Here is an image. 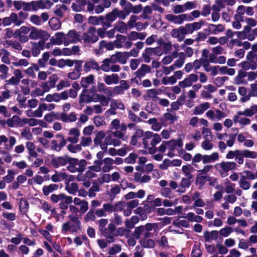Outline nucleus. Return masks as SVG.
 I'll use <instances>...</instances> for the list:
<instances>
[{"mask_svg":"<svg viewBox=\"0 0 257 257\" xmlns=\"http://www.w3.org/2000/svg\"><path fill=\"white\" fill-rule=\"evenodd\" d=\"M69 220L62 224L61 231L63 234L68 233L76 234L78 230L81 228V223L77 217L73 215L68 216Z\"/></svg>","mask_w":257,"mask_h":257,"instance_id":"obj_1","label":"nucleus"},{"mask_svg":"<svg viewBox=\"0 0 257 257\" xmlns=\"http://www.w3.org/2000/svg\"><path fill=\"white\" fill-rule=\"evenodd\" d=\"M257 112V105L251 106L249 108L244 109L243 111H238L233 116V121L234 123H239L240 125H244L250 123V120L246 117H241V115L251 116Z\"/></svg>","mask_w":257,"mask_h":257,"instance_id":"obj_2","label":"nucleus"},{"mask_svg":"<svg viewBox=\"0 0 257 257\" xmlns=\"http://www.w3.org/2000/svg\"><path fill=\"white\" fill-rule=\"evenodd\" d=\"M215 167L220 175L224 177L227 175L229 171L236 169V164L234 162H222L216 164Z\"/></svg>","mask_w":257,"mask_h":257,"instance_id":"obj_3","label":"nucleus"},{"mask_svg":"<svg viewBox=\"0 0 257 257\" xmlns=\"http://www.w3.org/2000/svg\"><path fill=\"white\" fill-rule=\"evenodd\" d=\"M86 165V161L84 160L78 161L77 159H72L70 160V164L67 168L71 173L82 172L85 170Z\"/></svg>","mask_w":257,"mask_h":257,"instance_id":"obj_4","label":"nucleus"},{"mask_svg":"<svg viewBox=\"0 0 257 257\" xmlns=\"http://www.w3.org/2000/svg\"><path fill=\"white\" fill-rule=\"evenodd\" d=\"M96 30L94 27H89L87 31L81 36L82 40L85 43H94L98 41V37L96 34Z\"/></svg>","mask_w":257,"mask_h":257,"instance_id":"obj_5","label":"nucleus"},{"mask_svg":"<svg viewBox=\"0 0 257 257\" xmlns=\"http://www.w3.org/2000/svg\"><path fill=\"white\" fill-rule=\"evenodd\" d=\"M81 33L75 30H71L66 34L64 45L67 46L70 44H75L78 42H81Z\"/></svg>","mask_w":257,"mask_h":257,"instance_id":"obj_6","label":"nucleus"},{"mask_svg":"<svg viewBox=\"0 0 257 257\" xmlns=\"http://www.w3.org/2000/svg\"><path fill=\"white\" fill-rule=\"evenodd\" d=\"M50 36V35L46 31L39 29L34 27L31 28L29 37L33 40L40 39L47 40Z\"/></svg>","mask_w":257,"mask_h":257,"instance_id":"obj_7","label":"nucleus"},{"mask_svg":"<svg viewBox=\"0 0 257 257\" xmlns=\"http://www.w3.org/2000/svg\"><path fill=\"white\" fill-rule=\"evenodd\" d=\"M166 19L168 21L178 25L181 24L184 21L191 20L190 16L187 14H181L178 16L168 14L166 16Z\"/></svg>","mask_w":257,"mask_h":257,"instance_id":"obj_8","label":"nucleus"},{"mask_svg":"<svg viewBox=\"0 0 257 257\" xmlns=\"http://www.w3.org/2000/svg\"><path fill=\"white\" fill-rule=\"evenodd\" d=\"M53 4L50 0H40L31 2V7L34 11L39 9H50Z\"/></svg>","mask_w":257,"mask_h":257,"instance_id":"obj_9","label":"nucleus"},{"mask_svg":"<svg viewBox=\"0 0 257 257\" xmlns=\"http://www.w3.org/2000/svg\"><path fill=\"white\" fill-rule=\"evenodd\" d=\"M23 23L20 20L16 13H13L9 17H5L2 19V24L4 27L10 26L14 23L16 26H20Z\"/></svg>","mask_w":257,"mask_h":257,"instance_id":"obj_10","label":"nucleus"},{"mask_svg":"<svg viewBox=\"0 0 257 257\" xmlns=\"http://www.w3.org/2000/svg\"><path fill=\"white\" fill-rule=\"evenodd\" d=\"M246 57L247 61L242 62L239 64V66L244 70H255L257 67L255 61L250 59L249 54L247 55Z\"/></svg>","mask_w":257,"mask_h":257,"instance_id":"obj_11","label":"nucleus"},{"mask_svg":"<svg viewBox=\"0 0 257 257\" xmlns=\"http://www.w3.org/2000/svg\"><path fill=\"white\" fill-rule=\"evenodd\" d=\"M206 116L213 120H219L224 118L225 115L222 111L216 109L215 111L209 110L206 113Z\"/></svg>","mask_w":257,"mask_h":257,"instance_id":"obj_12","label":"nucleus"},{"mask_svg":"<svg viewBox=\"0 0 257 257\" xmlns=\"http://www.w3.org/2000/svg\"><path fill=\"white\" fill-rule=\"evenodd\" d=\"M80 131L77 128H71L69 130V135L70 136L67 138V141L76 144L79 140V137L80 136Z\"/></svg>","mask_w":257,"mask_h":257,"instance_id":"obj_13","label":"nucleus"},{"mask_svg":"<svg viewBox=\"0 0 257 257\" xmlns=\"http://www.w3.org/2000/svg\"><path fill=\"white\" fill-rule=\"evenodd\" d=\"M65 38L66 34L64 33L57 32L51 38L50 40L53 44L60 45L62 44H64Z\"/></svg>","mask_w":257,"mask_h":257,"instance_id":"obj_14","label":"nucleus"},{"mask_svg":"<svg viewBox=\"0 0 257 257\" xmlns=\"http://www.w3.org/2000/svg\"><path fill=\"white\" fill-rule=\"evenodd\" d=\"M91 69L100 70L99 65L94 59H90L86 61L83 65V70L86 72H89Z\"/></svg>","mask_w":257,"mask_h":257,"instance_id":"obj_15","label":"nucleus"},{"mask_svg":"<svg viewBox=\"0 0 257 257\" xmlns=\"http://www.w3.org/2000/svg\"><path fill=\"white\" fill-rule=\"evenodd\" d=\"M104 81L107 85L112 84H116L119 82V76L116 74H112L111 75H106L104 76Z\"/></svg>","mask_w":257,"mask_h":257,"instance_id":"obj_16","label":"nucleus"},{"mask_svg":"<svg viewBox=\"0 0 257 257\" xmlns=\"http://www.w3.org/2000/svg\"><path fill=\"white\" fill-rule=\"evenodd\" d=\"M199 193L197 192H195L192 196V200L194 201L193 205L190 207V209L195 208L196 207H201L205 205L204 201L199 198Z\"/></svg>","mask_w":257,"mask_h":257,"instance_id":"obj_17","label":"nucleus"},{"mask_svg":"<svg viewBox=\"0 0 257 257\" xmlns=\"http://www.w3.org/2000/svg\"><path fill=\"white\" fill-rule=\"evenodd\" d=\"M203 163L207 164L213 163L219 159V155L217 152H214L210 155H203Z\"/></svg>","mask_w":257,"mask_h":257,"instance_id":"obj_18","label":"nucleus"},{"mask_svg":"<svg viewBox=\"0 0 257 257\" xmlns=\"http://www.w3.org/2000/svg\"><path fill=\"white\" fill-rule=\"evenodd\" d=\"M101 95L98 94H93L91 98H89L87 95H81L80 96V103H89L91 101H99Z\"/></svg>","mask_w":257,"mask_h":257,"instance_id":"obj_19","label":"nucleus"},{"mask_svg":"<svg viewBox=\"0 0 257 257\" xmlns=\"http://www.w3.org/2000/svg\"><path fill=\"white\" fill-rule=\"evenodd\" d=\"M210 107L208 102H205L196 106L193 111V114L199 115L202 114L205 111L208 109Z\"/></svg>","mask_w":257,"mask_h":257,"instance_id":"obj_20","label":"nucleus"},{"mask_svg":"<svg viewBox=\"0 0 257 257\" xmlns=\"http://www.w3.org/2000/svg\"><path fill=\"white\" fill-rule=\"evenodd\" d=\"M167 153V155L172 158L174 156V150L176 149L175 140H172L170 141H166Z\"/></svg>","mask_w":257,"mask_h":257,"instance_id":"obj_21","label":"nucleus"},{"mask_svg":"<svg viewBox=\"0 0 257 257\" xmlns=\"http://www.w3.org/2000/svg\"><path fill=\"white\" fill-rule=\"evenodd\" d=\"M86 0H76L75 3L72 4V9L75 12H80L86 5Z\"/></svg>","mask_w":257,"mask_h":257,"instance_id":"obj_22","label":"nucleus"},{"mask_svg":"<svg viewBox=\"0 0 257 257\" xmlns=\"http://www.w3.org/2000/svg\"><path fill=\"white\" fill-rule=\"evenodd\" d=\"M208 28L211 33L215 35H217L225 30L224 27L221 24L214 25L210 24L208 26Z\"/></svg>","mask_w":257,"mask_h":257,"instance_id":"obj_23","label":"nucleus"},{"mask_svg":"<svg viewBox=\"0 0 257 257\" xmlns=\"http://www.w3.org/2000/svg\"><path fill=\"white\" fill-rule=\"evenodd\" d=\"M49 79V81L43 82L41 85V87L44 93L48 92L51 88L54 87L56 83V81L53 77H50Z\"/></svg>","mask_w":257,"mask_h":257,"instance_id":"obj_24","label":"nucleus"},{"mask_svg":"<svg viewBox=\"0 0 257 257\" xmlns=\"http://www.w3.org/2000/svg\"><path fill=\"white\" fill-rule=\"evenodd\" d=\"M151 71V68L149 66L143 64L136 72L135 74L137 77L141 78L144 77L146 73H149Z\"/></svg>","mask_w":257,"mask_h":257,"instance_id":"obj_25","label":"nucleus"},{"mask_svg":"<svg viewBox=\"0 0 257 257\" xmlns=\"http://www.w3.org/2000/svg\"><path fill=\"white\" fill-rule=\"evenodd\" d=\"M94 77L93 75H89L86 77H82L81 80V85L84 88H87L94 82Z\"/></svg>","mask_w":257,"mask_h":257,"instance_id":"obj_26","label":"nucleus"},{"mask_svg":"<svg viewBox=\"0 0 257 257\" xmlns=\"http://www.w3.org/2000/svg\"><path fill=\"white\" fill-rule=\"evenodd\" d=\"M246 76V73L243 71L240 70L238 71L237 75L234 79V83L236 85H240L246 83L244 78Z\"/></svg>","mask_w":257,"mask_h":257,"instance_id":"obj_27","label":"nucleus"},{"mask_svg":"<svg viewBox=\"0 0 257 257\" xmlns=\"http://www.w3.org/2000/svg\"><path fill=\"white\" fill-rule=\"evenodd\" d=\"M49 26L54 31L59 30L61 26L60 20L56 17L52 18L49 21Z\"/></svg>","mask_w":257,"mask_h":257,"instance_id":"obj_28","label":"nucleus"},{"mask_svg":"<svg viewBox=\"0 0 257 257\" xmlns=\"http://www.w3.org/2000/svg\"><path fill=\"white\" fill-rule=\"evenodd\" d=\"M245 14V7L243 5L239 6L236 10V13L234 16L236 21H242V15Z\"/></svg>","mask_w":257,"mask_h":257,"instance_id":"obj_29","label":"nucleus"},{"mask_svg":"<svg viewBox=\"0 0 257 257\" xmlns=\"http://www.w3.org/2000/svg\"><path fill=\"white\" fill-rule=\"evenodd\" d=\"M72 197L63 194L60 200V206L62 209L67 208L68 205L72 202Z\"/></svg>","mask_w":257,"mask_h":257,"instance_id":"obj_30","label":"nucleus"},{"mask_svg":"<svg viewBox=\"0 0 257 257\" xmlns=\"http://www.w3.org/2000/svg\"><path fill=\"white\" fill-rule=\"evenodd\" d=\"M223 185L225 188V191L227 193H231L234 191L235 184L231 183L228 179L224 180Z\"/></svg>","mask_w":257,"mask_h":257,"instance_id":"obj_31","label":"nucleus"},{"mask_svg":"<svg viewBox=\"0 0 257 257\" xmlns=\"http://www.w3.org/2000/svg\"><path fill=\"white\" fill-rule=\"evenodd\" d=\"M58 188V186L55 184H52L48 186H44L43 187V192L46 196L48 195L50 193L54 191L57 190Z\"/></svg>","mask_w":257,"mask_h":257,"instance_id":"obj_32","label":"nucleus"},{"mask_svg":"<svg viewBox=\"0 0 257 257\" xmlns=\"http://www.w3.org/2000/svg\"><path fill=\"white\" fill-rule=\"evenodd\" d=\"M184 218H187L189 221L191 222H201L203 220V218L199 215H196L193 212H189L187 214L186 216L183 217Z\"/></svg>","mask_w":257,"mask_h":257,"instance_id":"obj_33","label":"nucleus"},{"mask_svg":"<svg viewBox=\"0 0 257 257\" xmlns=\"http://www.w3.org/2000/svg\"><path fill=\"white\" fill-rule=\"evenodd\" d=\"M26 148L28 150L29 154L33 157L36 158L38 156V153L35 151V146L33 143L28 142L26 143Z\"/></svg>","mask_w":257,"mask_h":257,"instance_id":"obj_34","label":"nucleus"},{"mask_svg":"<svg viewBox=\"0 0 257 257\" xmlns=\"http://www.w3.org/2000/svg\"><path fill=\"white\" fill-rule=\"evenodd\" d=\"M191 178H182L180 186H179V189L178 191L180 192H183L185 191L186 188L189 187L190 185L191 182L190 180Z\"/></svg>","mask_w":257,"mask_h":257,"instance_id":"obj_35","label":"nucleus"},{"mask_svg":"<svg viewBox=\"0 0 257 257\" xmlns=\"http://www.w3.org/2000/svg\"><path fill=\"white\" fill-rule=\"evenodd\" d=\"M218 232L215 230L211 231V232H206L204 233V238L207 241L215 240L218 238Z\"/></svg>","mask_w":257,"mask_h":257,"instance_id":"obj_36","label":"nucleus"},{"mask_svg":"<svg viewBox=\"0 0 257 257\" xmlns=\"http://www.w3.org/2000/svg\"><path fill=\"white\" fill-rule=\"evenodd\" d=\"M140 243L145 248H153L155 245L154 240L147 238L141 239Z\"/></svg>","mask_w":257,"mask_h":257,"instance_id":"obj_37","label":"nucleus"},{"mask_svg":"<svg viewBox=\"0 0 257 257\" xmlns=\"http://www.w3.org/2000/svg\"><path fill=\"white\" fill-rule=\"evenodd\" d=\"M61 119L64 122H73L76 120V116L74 113H71L69 115L62 113L61 115Z\"/></svg>","mask_w":257,"mask_h":257,"instance_id":"obj_38","label":"nucleus"},{"mask_svg":"<svg viewBox=\"0 0 257 257\" xmlns=\"http://www.w3.org/2000/svg\"><path fill=\"white\" fill-rule=\"evenodd\" d=\"M39 69V68L37 65L36 64H33L31 66L26 69L25 72L29 76L35 78L36 77L35 71H38Z\"/></svg>","mask_w":257,"mask_h":257,"instance_id":"obj_39","label":"nucleus"},{"mask_svg":"<svg viewBox=\"0 0 257 257\" xmlns=\"http://www.w3.org/2000/svg\"><path fill=\"white\" fill-rule=\"evenodd\" d=\"M66 190L71 194L75 195L78 190V186L76 183H71L65 185Z\"/></svg>","mask_w":257,"mask_h":257,"instance_id":"obj_40","label":"nucleus"},{"mask_svg":"<svg viewBox=\"0 0 257 257\" xmlns=\"http://www.w3.org/2000/svg\"><path fill=\"white\" fill-rule=\"evenodd\" d=\"M67 10V7L64 5L61 6H57L55 8L54 12L57 16L63 17Z\"/></svg>","mask_w":257,"mask_h":257,"instance_id":"obj_41","label":"nucleus"},{"mask_svg":"<svg viewBox=\"0 0 257 257\" xmlns=\"http://www.w3.org/2000/svg\"><path fill=\"white\" fill-rule=\"evenodd\" d=\"M209 178L204 173H201L198 174L196 178V184H199L201 186L203 185L207 181H208Z\"/></svg>","mask_w":257,"mask_h":257,"instance_id":"obj_42","label":"nucleus"},{"mask_svg":"<svg viewBox=\"0 0 257 257\" xmlns=\"http://www.w3.org/2000/svg\"><path fill=\"white\" fill-rule=\"evenodd\" d=\"M67 163V160L63 157L55 158L53 160V164L56 167L64 166Z\"/></svg>","mask_w":257,"mask_h":257,"instance_id":"obj_43","label":"nucleus"},{"mask_svg":"<svg viewBox=\"0 0 257 257\" xmlns=\"http://www.w3.org/2000/svg\"><path fill=\"white\" fill-rule=\"evenodd\" d=\"M159 94V91L155 89H151L147 91V98L146 99H152L153 100H156L159 99L157 95Z\"/></svg>","mask_w":257,"mask_h":257,"instance_id":"obj_44","label":"nucleus"},{"mask_svg":"<svg viewBox=\"0 0 257 257\" xmlns=\"http://www.w3.org/2000/svg\"><path fill=\"white\" fill-rule=\"evenodd\" d=\"M154 134V133L150 131H147L144 133L143 139V144L144 148H148V142L147 140L152 139Z\"/></svg>","mask_w":257,"mask_h":257,"instance_id":"obj_45","label":"nucleus"},{"mask_svg":"<svg viewBox=\"0 0 257 257\" xmlns=\"http://www.w3.org/2000/svg\"><path fill=\"white\" fill-rule=\"evenodd\" d=\"M182 170L187 178H192L191 172L193 170V168L191 165H188L183 166L182 167Z\"/></svg>","mask_w":257,"mask_h":257,"instance_id":"obj_46","label":"nucleus"},{"mask_svg":"<svg viewBox=\"0 0 257 257\" xmlns=\"http://www.w3.org/2000/svg\"><path fill=\"white\" fill-rule=\"evenodd\" d=\"M105 133L103 131H99L96 134V136L94 139V143L95 145H98L102 143V140L105 137Z\"/></svg>","mask_w":257,"mask_h":257,"instance_id":"obj_47","label":"nucleus"},{"mask_svg":"<svg viewBox=\"0 0 257 257\" xmlns=\"http://www.w3.org/2000/svg\"><path fill=\"white\" fill-rule=\"evenodd\" d=\"M127 27L124 22L121 21L115 24L114 29L121 33H123L126 32Z\"/></svg>","mask_w":257,"mask_h":257,"instance_id":"obj_48","label":"nucleus"},{"mask_svg":"<svg viewBox=\"0 0 257 257\" xmlns=\"http://www.w3.org/2000/svg\"><path fill=\"white\" fill-rule=\"evenodd\" d=\"M116 56H117L118 62L122 64H125L126 62V59L129 57V54L127 52H117L116 53Z\"/></svg>","mask_w":257,"mask_h":257,"instance_id":"obj_49","label":"nucleus"},{"mask_svg":"<svg viewBox=\"0 0 257 257\" xmlns=\"http://www.w3.org/2000/svg\"><path fill=\"white\" fill-rule=\"evenodd\" d=\"M65 176V172H56V173L53 175L51 177V180L54 182H59L64 180V178Z\"/></svg>","mask_w":257,"mask_h":257,"instance_id":"obj_50","label":"nucleus"},{"mask_svg":"<svg viewBox=\"0 0 257 257\" xmlns=\"http://www.w3.org/2000/svg\"><path fill=\"white\" fill-rule=\"evenodd\" d=\"M110 107L115 110L117 109L122 110L124 109V105L123 103L119 100L113 99L111 101Z\"/></svg>","mask_w":257,"mask_h":257,"instance_id":"obj_51","label":"nucleus"},{"mask_svg":"<svg viewBox=\"0 0 257 257\" xmlns=\"http://www.w3.org/2000/svg\"><path fill=\"white\" fill-rule=\"evenodd\" d=\"M177 81L176 78L174 76L165 77L162 79V83L164 85H173Z\"/></svg>","mask_w":257,"mask_h":257,"instance_id":"obj_52","label":"nucleus"},{"mask_svg":"<svg viewBox=\"0 0 257 257\" xmlns=\"http://www.w3.org/2000/svg\"><path fill=\"white\" fill-rule=\"evenodd\" d=\"M20 117L17 115H14L12 118L8 119L7 124L10 127H15L19 123Z\"/></svg>","mask_w":257,"mask_h":257,"instance_id":"obj_53","label":"nucleus"},{"mask_svg":"<svg viewBox=\"0 0 257 257\" xmlns=\"http://www.w3.org/2000/svg\"><path fill=\"white\" fill-rule=\"evenodd\" d=\"M239 186L243 190H248L250 187L249 182L245 180V176H241L239 181Z\"/></svg>","mask_w":257,"mask_h":257,"instance_id":"obj_54","label":"nucleus"},{"mask_svg":"<svg viewBox=\"0 0 257 257\" xmlns=\"http://www.w3.org/2000/svg\"><path fill=\"white\" fill-rule=\"evenodd\" d=\"M45 110V103L40 104L38 108L34 111V116L37 117H41L42 116L43 111Z\"/></svg>","mask_w":257,"mask_h":257,"instance_id":"obj_55","label":"nucleus"},{"mask_svg":"<svg viewBox=\"0 0 257 257\" xmlns=\"http://www.w3.org/2000/svg\"><path fill=\"white\" fill-rule=\"evenodd\" d=\"M125 41V36L123 35H117L116 40L114 41L115 47L117 48H120L123 47V44Z\"/></svg>","mask_w":257,"mask_h":257,"instance_id":"obj_56","label":"nucleus"},{"mask_svg":"<svg viewBox=\"0 0 257 257\" xmlns=\"http://www.w3.org/2000/svg\"><path fill=\"white\" fill-rule=\"evenodd\" d=\"M9 67L4 64L0 65V78L4 79L8 77Z\"/></svg>","mask_w":257,"mask_h":257,"instance_id":"obj_57","label":"nucleus"},{"mask_svg":"<svg viewBox=\"0 0 257 257\" xmlns=\"http://www.w3.org/2000/svg\"><path fill=\"white\" fill-rule=\"evenodd\" d=\"M114 11L116 12L117 17L121 19H124L130 13V10H127L126 8H124V11H119L116 9H114Z\"/></svg>","mask_w":257,"mask_h":257,"instance_id":"obj_58","label":"nucleus"},{"mask_svg":"<svg viewBox=\"0 0 257 257\" xmlns=\"http://www.w3.org/2000/svg\"><path fill=\"white\" fill-rule=\"evenodd\" d=\"M203 137L204 140H212V136L211 130L208 127H203L201 129Z\"/></svg>","mask_w":257,"mask_h":257,"instance_id":"obj_59","label":"nucleus"},{"mask_svg":"<svg viewBox=\"0 0 257 257\" xmlns=\"http://www.w3.org/2000/svg\"><path fill=\"white\" fill-rule=\"evenodd\" d=\"M179 58L173 64L175 67L180 68L181 67L185 62V55L182 52L179 54Z\"/></svg>","mask_w":257,"mask_h":257,"instance_id":"obj_60","label":"nucleus"},{"mask_svg":"<svg viewBox=\"0 0 257 257\" xmlns=\"http://www.w3.org/2000/svg\"><path fill=\"white\" fill-rule=\"evenodd\" d=\"M212 140H205L201 143L202 148L206 151L211 150L213 148V144L211 142Z\"/></svg>","mask_w":257,"mask_h":257,"instance_id":"obj_61","label":"nucleus"},{"mask_svg":"<svg viewBox=\"0 0 257 257\" xmlns=\"http://www.w3.org/2000/svg\"><path fill=\"white\" fill-rule=\"evenodd\" d=\"M129 234V230L126 229L123 227H119L118 228L115 233H114V235L115 236H125L126 237H128Z\"/></svg>","mask_w":257,"mask_h":257,"instance_id":"obj_62","label":"nucleus"},{"mask_svg":"<svg viewBox=\"0 0 257 257\" xmlns=\"http://www.w3.org/2000/svg\"><path fill=\"white\" fill-rule=\"evenodd\" d=\"M235 3V0H217L216 2L217 4L221 8H224L225 5L232 6Z\"/></svg>","mask_w":257,"mask_h":257,"instance_id":"obj_63","label":"nucleus"},{"mask_svg":"<svg viewBox=\"0 0 257 257\" xmlns=\"http://www.w3.org/2000/svg\"><path fill=\"white\" fill-rule=\"evenodd\" d=\"M243 155L245 158L255 159L257 158V153L254 151H250L248 150H242Z\"/></svg>","mask_w":257,"mask_h":257,"instance_id":"obj_64","label":"nucleus"}]
</instances>
